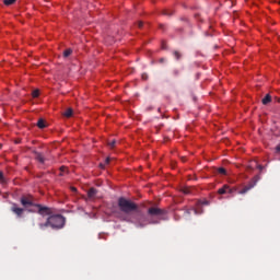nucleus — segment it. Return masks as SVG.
Returning a JSON list of instances; mask_svg holds the SVG:
<instances>
[{"mask_svg": "<svg viewBox=\"0 0 280 280\" xmlns=\"http://www.w3.org/2000/svg\"><path fill=\"white\" fill-rule=\"evenodd\" d=\"M164 14L166 16H172V14H174V11L166 10V11H164Z\"/></svg>", "mask_w": 280, "mask_h": 280, "instance_id": "26", "label": "nucleus"}, {"mask_svg": "<svg viewBox=\"0 0 280 280\" xmlns=\"http://www.w3.org/2000/svg\"><path fill=\"white\" fill-rule=\"evenodd\" d=\"M199 205H209V201L208 200H202V201H199Z\"/></svg>", "mask_w": 280, "mask_h": 280, "instance_id": "28", "label": "nucleus"}, {"mask_svg": "<svg viewBox=\"0 0 280 280\" xmlns=\"http://www.w3.org/2000/svg\"><path fill=\"white\" fill-rule=\"evenodd\" d=\"M37 127L40 128V130H43V128H46L45 120L43 118L37 121Z\"/></svg>", "mask_w": 280, "mask_h": 280, "instance_id": "18", "label": "nucleus"}, {"mask_svg": "<svg viewBox=\"0 0 280 280\" xmlns=\"http://www.w3.org/2000/svg\"><path fill=\"white\" fill-rule=\"evenodd\" d=\"M96 195H97V189H95V188L89 189V191H88L89 198H95Z\"/></svg>", "mask_w": 280, "mask_h": 280, "instance_id": "14", "label": "nucleus"}, {"mask_svg": "<svg viewBox=\"0 0 280 280\" xmlns=\"http://www.w3.org/2000/svg\"><path fill=\"white\" fill-rule=\"evenodd\" d=\"M185 214H186V215H191V210H186V211H185Z\"/></svg>", "mask_w": 280, "mask_h": 280, "instance_id": "30", "label": "nucleus"}, {"mask_svg": "<svg viewBox=\"0 0 280 280\" xmlns=\"http://www.w3.org/2000/svg\"><path fill=\"white\" fill-rule=\"evenodd\" d=\"M73 54V50L71 48H68L63 51V58H69Z\"/></svg>", "mask_w": 280, "mask_h": 280, "instance_id": "17", "label": "nucleus"}, {"mask_svg": "<svg viewBox=\"0 0 280 280\" xmlns=\"http://www.w3.org/2000/svg\"><path fill=\"white\" fill-rule=\"evenodd\" d=\"M138 27L141 30V27H143V22H139Z\"/></svg>", "mask_w": 280, "mask_h": 280, "instance_id": "31", "label": "nucleus"}, {"mask_svg": "<svg viewBox=\"0 0 280 280\" xmlns=\"http://www.w3.org/2000/svg\"><path fill=\"white\" fill-rule=\"evenodd\" d=\"M261 102L264 106H267V104H270V102H272V96H270V94H267Z\"/></svg>", "mask_w": 280, "mask_h": 280, "instance_id": "13", "label": "nucleus"}, {"mask_svg": "<svg viewBox=\"0 0 280 280\" xmlns=\"http://www.w3.org/2000/svg\"><path fill=\"white\" fill-rule=\"evenodd\" d=\"M70 189H71V191H73V194H77V192H78V188H75V187H73V186H71Z\"/></svg>", "mask_w": 280, "mask_h": 280, "instance_id": "27", "label": "nucleus"}, {"mask_svg": "<svg viewBox=\"0 0 280 280\" xmlns=\"http://www.w3.org/2000/svg\"><path fill=\"white\" fill-rule=\"evenodd\" d=\"M31 213H38L39 215H42L43 218L50 215L51 213H54L51 211V208L47 207V206H43L40 203L35 205V209H30L28 210Z\"/></svg>", "mask_w": 280, "mask_h": 280, "instance_id": "5", "label": "nucleus"}, {"mask_svg": "<svg viewBox=\"0 0 280 280\" xmlns=\"http://www.w3.org/2000/svg\"><path fill=\"white\" fill-rule=\"evenodd\" d=\"M20 201H21V205H23L25 208L34 207L33 209H36V205H38V203H34V197L32 196H27V197L23 196Z\"/></svg>", "mask_w": 280, "mask_h": 280, "instance_id": "6", "label": "nucleus"}, {"mask_svg": "<svg viewBox=\"0 0 280 280\" xmlns=\"http://www.w3.org/2000/svg\"><path fill=\"white\" fill-rule=\"evenodd\" d=\"M63 174H71V172L69 171L68 167L61 166V167H60L59 176H63Z\"/></svg>", "mask_w": 280, "mask_h": 280, "instance_id": "15", "label": "nucleus"}, {"mask_svg": "<svg viewBox=\"0 0 280 280\" xmlns=\"http://www.w3.org/2000/svg\"><path fill=\"white\" fill-rule=\"evenodd\" d=\"M66 222L67 220L62 214H54L48 217L45 223H39L38 226L40 231H45L48 226L50 229H63Z\"/></svg>", "mask_w": 280, "mask_h": 280, "instance_id": "2", "label": "nucleus"}, {"mask_svg": "<svg viewBox=\"0 0 280 280\" xmlns=\"http://www.w3.org/2000/svg\"><path fill=\"white\" fill-rule=\"evenodd\" d=\"M255 185H257V179H253L252 182H249V185L244 186L241 190H238V194L241 196H244V194H248V191H250V189H253Z\"/></svg>", "mask_w": 280, "mask_h": 280, "instance_id": "8", "label": "nucleus"}, {"mask_svg": "<svg viewBox=\"0 0 280 280\" xmlns=\"http://www.w3.org/2000/svg\"><path fill=\"white\" fill-rule=\"evenodd\" d=\"M38 95H40V91L39 90H34L33 92H32V97H38Z\"/></svg>", "mask_w": 280, "mask_h": 280, "instance_id": "23", "label": "nucleus"}, {"mask_svg": "<svg viewBox=\"0 0 280 280\" xmlns=\"http://www.w3.org/2000/svg\"><path fill=\"white\" fill-rule=\"evenodd\" d=\"M11 211L13 212V213H15V215H18V218H21V215H23V208H19L18 206H16V203H13V206L11 207Z\"/></svg>", "mask_w": 280, "mask_h": 280, "instance_id": "10", "label": "nucleus"}, {"mask_svg": "<svg viewBox=\"0 0 280 280\" xmlns=\"http://www.w3.org/2000/svg\"><path fill=\"white\" fill-rule=\"evenodd\" d=\"M143 80H148V74H142Z\"/></svg>", "mask_w": 280, "mask_h": 280, "instance_id": "33", "label": "nucleus"}, {"mask_svg": "<svg viewBox=\"0 0 280 280\" xmlns=\"http://www.w3.org/2000/svg\"><path fill=\"white\" fill-rule=\"evenodd\" d=\"M16 0H3L4 5H12Z\"/></svg>", "mask_w": 280, "mask_h": 280, "instance_id": "21", "label": "nucleus"}, {"mask_svg": "<svg viewBox=\"0 0 280 280\" xmlns=\"http://www.w3.org/2000/svg\"><path fill=\"white\" fill-rule=\"evenodd\" d=\"M173 75H174V78H178L180 75V70L174 69L173 70Z\"/></svg>", "mask_w": 280, "mask_h": 280, "instance_id": "24", "label": "nucleus"}, {"mask_svg": "<svg viewBox=\"0 0 280 280\" xmlns=\"http://www.w3.org/2000/svg\"><path fill=\"white\" fill-rule=\"evenodd\" d=\"M217 174H224V175H226V168H224V167L218 168L217 170Z\"/></svg>", "mask_w": 280, "mask_h": 280, "instance_id": "22", "label": "nucleus"}, {"mask_svg": "<svg viewBox=\"0 0 280 280\" xmlns=\"http://www.w3.org/2000/svg\"><path fill=\"white\" fill-rule=\"evenodd\" d=\"M0 176H3V173L0 171Z\"/></svg>", "mask_w": 280, "mask_h": 280, "instance_id": "34", "label": "nucleus"}, {"mask_svg": "<svg viewBox=\"0 0 280 280\" xmlns=\"http://www.w3.org/2000/svg\"><path fill=\"white\" fill-rule=\"evenodd\" d=\"M173 56H174V58H176L177 60H180V58H182L183 55H180V52H179L178 50H174V51H173Z\"/></svg>", "mask_w": 280, "mask_h": 280, "instance_id": "19", "label": "nucleus"}, {"mask_svg": "<svg viewBox=\"0 0 280 280\" xmlns=\"http://www.w3.org/2000/svg\"><path fill=\"white\" fill-rule=\"evenodd\" d=\"M118 208L122 213H125V215H132L139 209V206L130 199L119 197Z\"/></svg>", "mask_w": 280, "mask_h": 280, "instance_id": "3", "label": "nucleus"}, {"mask_svg": "<svg viewBox=\"0 0 280 280\" xmlns=\"http://www.w3.org/2000/svg\"><path fill=\"white\" fill-rule=\"evenodd\" d=\"M33 154L35 156V161H37V163H39V165H45V163H47V161H49V159L45 158V154H43L38 151H33Z\"/></svg>", "mask_w": 280, "mask_h": 280, "instance_id": "7", "label": "nucleus"}, {"mask_svg": "<svg viewBox=\"0 0 280 280\" xmlns=\"http://www.w3.org/2000/svg\"><path fill=\"white\" fill-rule=\"evenodd\" d=\"M107 145L113 150V148L117 145V141L116 140L108 141Z\"/></svg>", "mask_w": 280, "mask_h": 280, "instance_id": "20", "label": "nucleus"}, {"mask_svg": "<svg viewBox=\"0 0 280 280\" xmlns=\"http://www.w3.org/2000/svg\"><path fill=\"white\" fill-rule=\"evenodd\" d=\"M233 191H235V188H230L229 185H224L218 190V194L222 196L223 194H226V192L233 194Z\"/></svg>", "mask_w": 280, "mask_h": 280, "instance_id": "9", "label": "nucleus"}, {"mask_svg": "<svg viewBox=\"0 0 280 280\" xmlns=\"http://www.w3.org/2000/svg\"><path fill=\"white\" fill-rule=\"evenodd\" d=\"M63 117H73V108H68L65 113H63Z\"/></svg>", "mask_w": 280, "mask_h": 280, "instance_id": "16", "label": "nucleus"}, {"mask_svg": "<svg viewBox=\"0 0 280 280\" xmlns=\"http://www.w3.org/2000/svg\"><path fill=\"white\" fill-rule=\"evenodd\" d=\"M182 192H184L186 196L194 195V188L186 186L180 189Z\"/></svg>", "mask_w": 280, "mask_h": 280, "instance_id": "12", "label": "nucleus"}, {"mask_svg": "<svg viewBox=\"0 0 280 280\" xmlns=\"http://www.w3.org/2000/svg\"><path fill=\"white\" fill-rule=\"evenodd\" d=\"M166 214L167 211L158 207H151L148 209V215H150V218H158V222H160V220H165Z\"/></svg>", "mask_w": 280, "mask_h": 280, "instance_id": "4", "label": "nucleus"}, {"mask_svg": "<svg viewBox=\"0 0 280 280\" xmlns=\"http://www.w3.org/2000/svg\"><path fill=\"white\" fill-rule=\"evenodd\" d=\"M110 165V158H106L103 162L98 164L100 170H106V166Z\"/></svg>", "mask_w": 280, "mask_h": 280, "instance_id": "11", "label": "nucleus"}, {"mask_svg": "<svg viewBox=\"0 0 280 280\" xmlns=\"http://www.w3.org/2000/svg\"><path fill=\"white\" fill-rule=\"evenodd\" d=\"M192 211H194L195 215H198V214H200V213H201V212H198V210H197V209H194Z\"/></svg>", "mask_w": 280, "mask_h": 280, "instance_id": "32", "label": "nucleus"}, {"mask_svg": "<svg viewBox=\"0 0 280 280\" xmlns=\"http://www.w3.org/2000/svg\"><path fill=\"white\" fill-rule=\"evenodd\" d=\"M180 161H183V163H186L187 162V158L186 156H182Z\"/></svg>", "mask_w": 280, "mask_h": 280, "instance_id": "29", "label": "nucleus"}, {"mask_svg": "<svg viewBox=\"0 0 280 280\" xmlns=\"http://www.w3.org/2000/svg\"><path fill=\"white\" fill-rule=\"evenodd\" d=\"M0 183H1L2 185H5V183H8V177H5V176H0Z\"/></svg>", "mask_w": 280, "mask_h": 280, "instance_id": "25", "label": "nucleus"}, {"mask_svg": "<svg viewBox=\"0 0 280 280\" xmlns=\"http://www.w3.org/2000/svg\"><path fill=\"white\" fill-rule=\"evenodd\" d=\"M124 222H131L135 224L137 229H143L148 226V224H159V221H154V219L148 218L144 213H142L139 208L135 211V213L130 218H124Z\"/></svg>", "mask_w": 280, "mask_h": 280, "instance_id": "1", "label": "nucleus"}]
</instances>
